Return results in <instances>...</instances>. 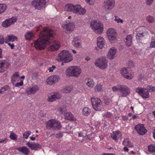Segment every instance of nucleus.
<instances>
[{"instance_id": "b1692460", "label": "nucleus", "mask_w": 155, "mask_h": 155, "mask_svg": "<svg viewBox=\"0 0 155 155\" xmlns=\"http://www.w3.org/2000/svg\"><path fill=\"white\" fill-rule=\"evenodd\" d=\"M17 40V37L13 35H9L6 36L5 39V42L7 43L8 42H13Z\"/></svg>"}, {"instance_id": "ea45409f", "label": "nucleus", "mask_w": 155, "mask_h": 155, "mask_svg": "<svg viewBox=\"0 0 155 155\" xmlns=\"http://www.w3.org/2000/svg\"><path fill=\"white\" fill-rule=\"evenodd\" d=\"M150 47L152 48H155V36L152 37V38Z\"/></svg>"}, {"instance_id": "39448f33", "label": "nucleus", "mask_w": 155, "mask_h": 155, "mask_svg": "<svg viewBox=\"0 0 155 155\" xmlns=\"http://www.w3.org/2000/svg\"><path fill=\"white\" fill-rule=\"evenodd\" d=\"M91 102L93 108L96 110L100 111L103 108L101 100L98 98H92Z\"/></svg>"}, {"instance_id": "6e6552de", "label": "nucleus", "mask_w": 155, "mask_h": 155, "mask_svg": "<svg viewBox=\"0 0 155 155\" xmlns=\"http://www.w3.org/2000/svg\"><path fill=\"white\" fill-rule=\"evenodd\" d=\"M135 91L143 98H148L150 97L149 91L147 89L138 87L135 89Z\"/></svg>"}, {"instance_id": "e433bc0d", "label": "nucleus", "mask_w": 155, "mask_h": 155, "mask_svg": "<svg viewBox=\"0 0 155 155\" xmlns=\"http://www.w3.org/2000/svg\"><path fill=\"white\" fill-rule=\"evenodd\" d=\"M33 36V34L31 32H28L25 35V38L26 39L30 40L31 39Z\"/></svg>"}, {"instance_id": "4d7b16f0", "label": "nucleus", "mask_w": 155, "mask_h": 155, "mask_svg": "<svg viewBox=\"0 0 155 155\" xmlns=\"http://www.w3.org/2000/svg\"><path fill=\"white\" fill-rule=\"evenodd\" d=\"M95 1V0H88V4L90 5H93Z\"/></svg>"}, {"instance_id": "bf43d9fd", "label": "nucleus", "mask_w": 155, "mask_h": 155, "mask_svg": "<svg viewBox=\"0 0 155 155\" xmlns=\"http://www.w3.org/2000/svg\"><path fill=\"white\" fill-rule=\"evenodd\" d=\"M9 46L10 47L11 49H14V45L13 44H11L10 43H7Z\"/></svg>"}, {"instance_id": "bb28decb", "label": "nucleus", "mask_w": 155, "mask_h": 155, "mask_svg": "<svg viewBox=\"0 0 155 155\" xmlns=\"http://www.w3.org/2000/svg\"><path fill=\"white\" fill-rule=\"evenodd\" d=\"M104 38L101 37H99L97 39V46L100 48H103L104 46Z\"/></svg>"}, {"instance_id": "49530a36", "label": "nucleus", "mask_w": 155, "mask_h": 155, "mask_svg": "<svg viewBox=\"0 0 155 155\" xmlns=\"http://www.w3.org/2000/svg\"><path fill=\"white\" fill-rule=\"evenodd\" d=\"M10 138L13 140H16V135L14 133H11L10 136Z\"/></svg>"}, {"instance_id": "2f4dec72", "label": "nucleus", "mask_w": 155, "mask_h": 155, "mask_svg": "<svg viewBox=\"0 0 155 155\" xmlns=\"http://www.w3.org/2000/svg\"><path fill=\"white\" fill-rule=\"evenodd\" d=\"M132 37L131 35H128L126 38V44L128 46H130L132 44Z\"/></svg>"}, {"instance_id": "7c9ffc66", "label": "nucleus", "mask_w": 155, "mask_h": 155, "mask_svg": "<svg viewBox=\"0 0 155 155\" xmlns=\"http://www.w3.org/2000/svg\"><path fill=\"white\" fill-rule=\"evenodd\" d=\"M53 130H59L61 129V128L62 126L61 123L56 120H55Z\"/></svg>"}, {"instance_id": "de8ad7c7", "label": "nucleus", "mask_w": 155, "mask_h": 155, "mask_svg": "<svg viewBox=\"0 0 155 155\" xmlns=\"http://www.w3.org/2000/svg\"><path fill=\"white\" fill-rule=\"evenodd\" d=\"M71 90V88L69 86L66 87L64 88V91L63 92L66 93H68L70 92Z\"/></svg>"}, {"instance_id": "aec40b11", "label": "nucleus", "mask_w": 155, "mask_h": 155, "mask_svg": "<svg viewBox=\"0 0 155 155\" xmlns=\"http://www.w3.org/2000/svg\"><path fill=\"white\" fill-rule=\"evenodd\" d=\"M59 77L58 76L53 75L49 77L46 80L48 84H53L58 81Z\"/></svg>"}, {"instance_id": "4c0bfd02", "label": "nucleus", "mask_w": 155, "mask_h": 155, "mask_svg": "<svg viewBox=\"0 0 155 155\" xmlns=\"http://www.w3.org/2000/svg\"><path fill=\"white\" fill-rule=\"evenodd\" d=\"M7 6L5 4H0V14L4 12L6 10Z\"/></svg>"}, {"instance_id": "9b49d317", "label": "nucleus", "mask_w": 155, "mask_h": 155, "mask_svg": "<svg viewBox=\"0 0 155 155\" xmlns=\"http://www.w3.org/2000/svg\"><path fill=\"white\" fill-rule=\"evenodd\" d=\"M75 28L74 23L73 21H70L64 25L63 26L64 29L65 30L66 33H71Z\"/></svg>"}, {"instance_id": "58836bf2", "label": "nucleus", "mask_w": 155, "mask_h": 155, "mask_svg": "<svg viewBox=\"0 0 155 155\" xmlns=\"http://www.w3.org/2000/svg\"><path fill=\"white\" fill-rule=\"evenodd\" d=\"M10 89L8 85H6L2 87L0 90V93L2 94L5 91L9 90Z\"/></svg>"}, {"instance_id": "774afa93", "label": "nucleus", "mask_w": 155, "mask_h": 155, "mask_svg": "<svg viewBox=\"0 0 155 155\" xmlns=\"http://www.w3.org/2000/svg\"><path fill=\"white\" fill-rule=\"evenodd\" d=\"M42 26L40 25L37 28V30H36L37 31H39V30L42 29Z\"/></svg>"}, {"instance_id": "473e14b6", "label": "nucleus", "mask_w": 155, "mask_h": 155, "mask_svg": "<svg viewBox=\"0 0 155 155\" xmlns=\"http://www.w3.org/2000/svg\"><path fill=\"white\" fill-rule=\"evenodd\" d=\"M123 145L124 146H127L129 147H133V145L128 139H125L124 141Z\"/></svg>"}, {"instance_id": "13d9d810", "label": "nucleus", "mask_w": 155, "mask_h": 155, "mask_svg": "<svg viewBox=\"0 0 155 155\" xmlns=\"http://www.w3.org/2000/svg\"><path fill=\"white\" fill-rule=\"evenodd\" d=\"M56 68V66L54 65H52L51 67H50L48 69V70L50 72L53 71V70Z\"/></svg>"}, {"instance_id": "680f3d73", "label": "nucleus", "mask_w": 155, "mask_h": 155, "mask_svg": "<svg viewBox=\"0 0 155 155\" xmlns=\"http://www.w3.org/2000/svg\"><path fill=\"white\" fill-rule=\"evenodd\" d=\"M143 34L142 33L141 34H140L139 33H137L136 35V38H137L139 39V37H140L141 36L142 37H143Z\"/></svg>"}, {"instance_id": "3c124183", "label": "nucleus", "mask_w": 155, "mask_h": 155, "mask_svg": "<svg viewBox=\"0 0 155 155\" xmlns=\"http://www.w3.org/2000/svg\"><path fill=\"white\" fill-rule=\"evenodd\" d=\"M147 89H149L152 91H155V87L151 86H148L147 87Z\"/></svg>"}, {"instance_id": "c85d7f7f", "label": "nucleus", "mask_w": 155, "mask_h": 155, "mask_svg": "<svg viewBox=\"0 0 155 155\" xmlns=\"http://www.w3.org/2000/svg\"><path fill=\"white\" fill-rule=\"evenodd\" d=\"M79 39L78 37H76L74 38L72 41V44L75 47L80 48L81 47L80 41H79Z\"/></svg>"}, {"instance_id": "f03ea898", "label": "nucleus", "mask_w": 155, "mask_h": 155, "mask_svg": "<svg viewBox=\"0 0 155 155\" xmlns=\"http://www.w3.org/2000/svg\"><path fill=\"white\" fill-rule=\"evenodd\" d=\"M73 58L68 51L63 50L58 54L57 58V60L58 61H63L64 63H68L71 61Z\"/></svg>"}, {"instance_id": "cd10ccee", "label": "nucleus", "mask_w": 155, "mask_h": 155, "mask_svg": "<svg viewBox=\"0 0 155 155\" xmlns=\"http://www.w3.org/2000/svg\"><path fill=\"white\" fill-rule=\"evenodd\" d=\"M55 119L50 120L46 124V127L48 129L53 130V127L54 126Z\"/></svg>"}, {"instance_id": "09e8293b", "label": "nucleus", "mask_w": 155, "mask_h": 155, "mask_svg": "<svg viewBox=\"0 0 155 155\" xmlns=\"http://www.w3.org/2000/svg\"><path fill=\"white\" fill-rule=\"evenodd\" d=\"M115 18L114 19V20L116 21L117 23H122L123 22V21L122 20L120 19L119 18H118L116 16H115Z\"/></svg>"}, {"instance_id": "412c9836", "label": "nucleus", "mask_w": 155, "mask_h": 155, "mask_svg": "<svg viewBox=\"0 0 155 155\" xmlns=\"http://www.w3.org/2000/svg\"><path fill=\"white\" fill-rule=\"evenodd\" d=\"M60 46V42L58 41H53L52 45H50L49 49L52 51H56L59 49Z\"/></svg>"}, {"instance_id": "603ef678", "label": "nucleus", "mask_w": 155, "mask_h": 155, "mask_svg": "<svg viewBox=\"0 0 155 155\" xmlns=\"http://www.w3.org/2000/svg\"><path fill=\"white\" fill-rule=\"evenodd\" d=\"M83 113L84 115L87 116V108L84 107L83 110Z\"/></svg>"}, {"instance_id": "37998d69", "label": "nucleus", "mask_w": 155, "mask_h": 155, "mask_svg": "<svg viewBox=\"0 0 155 155\" xmlns=\"http://www.w3.org/2000/svg\"><path fill=\"white\" fill-rule=\"evenodd\" d=\"M148 149L150 152H155V145H151L149 146Z\"/></svg>"}, {"instance_id": "f704fd0d", "label": "nucleus", "mask_w": 155, "mask_h": 155, "mask_svg": "<svg viewBox=\"0 0 155 155\" xmlns=\"http://www.w3.org/2000/svg\"><path fill=\"white\" fill-rule=\"evenodd\" d=\"M95 85V83L93 79L88 78V87H93Z\"/></svg>"}, {"instance_id": "dca6fc26", "label": "nucleus", "mask_w": 155, "mask_h": 155, "mask_svg": "<svg viewBox=\"0 0 155 155\" xmlns=\"http://www.w3.org/2000/svg\"><path fill=\"white\" fill-rule=\"evenodd\" d=\"M59 109L60 113L64 114L65 119L73 121L76 120V119L74 117L73 114L71 112L64 113L63 109L61 108H60Z\"/></svg>"}, {"instance_id": "e2e57ef3", "label": "nucleus", "mask_w": 155, "mask_h": 155, "mask_svg": "<svg viewBox=\"0 0 155 155\" xmlns=\"http://www.w3.org/2000/svg\"><path fill=\"white\" fill-rule=\"evenodd\" d=\"M110 102V100H105V104L106 105H109Z\"/></svg>"}, {"instance_id": "72a5a7b5", "label": "nucleus", "mask_w": 155, "mask_h": 155, "mask_svg": "<svg viewBox=\"0 0 155 155\" xmlns=\"http://www.w3.org/2000/svg\"><path fill=\"white\" fill-rule=\"evenodd\" d=\"M74 8V5L71 4L66 5L65 6V10L69 12H72L73 9Z\"/></svg>"}, {"instance_id": "6ab92c4d", "label": "nucleus", "mask_w": 155, "mask_h": 155, "mask_svg": "<svg viewBox=\"0 0 155 155\" xmlns=\"http://www.w3.org/2000/svg\"><path fill=\"white\" fill-rule=\"evenodd\" d=\"M39 89V87L37 85H34L31 87L27 88L26 92L28 94H34L36 93Z\"/></svg>"}, {"instance_id": "20e7f679", "label": "nucleus", "mask_w": 155, "mask_h": 155, "mask_svg": "<svg viewBox=\"0 0 155 155\" xmlns=\"http://www.w3.org/2000/svg\"><path fill=\"white\" fill-rule=\"evenodd\" d=\"M81 73V70L79 67L71 66L66 71V74L68 77H78Z\"/></svg>"}, {"instance_id": "79ce46f5", "label": "nucleus", "mask_w": 155, "mask_h": 155, "mask_svg": "<svg viewBox=\"0 0 155 155\" xmlns=\"http://www.w3.org/2000/svg\"><path fill=\"white\" fill-rule=\"evenodd\" d=\"M121 85H119L116 86H113V87H112V90L114 91H120Z\"/></svg>"}, {"instance_id": "8fccbe9b", "label": "nucleus", "mask_w": 155, "mask_h": 155, "mask_svg": "<svg viewBox=\"0 0 155 155\" xmlns=\"http://www.w3.org/2000/svg\"><path fill=\"white\" fill-rule=\"evenodd\" d=\"M112 115V114L109 112H106L104 115V116L106 118H109Z\"/></svg>"}, {"instance_id": "393cba45", "label": "nucleus", "mask_w": 155, "mask_h": 155, "mask_svg": "<svg viewBox=\"0 0 155 155\" xmlns=\"http://www.w3.org/2000/svg\"><path fill=\"white\" fill-rule=\"evenodd\" d=\"M20 80L19 75L18 72H16L12 76L11 82L13 85H14L15 82Z\"/></svg>"}, {"instance_id": "5701e85b", "label": "nucleus", "mask_w": 155, "mask_h": 155, "mask_svg": "<svg viewBox=\"0 0 155 155\" xmlns=\"http://www.w3.org/2000/svg\"><path fill=\"white\" fill-rule=\"evenodd\" d=\"M26 145L28 146L32 150H36L38 149L41 148V146L38 143H31L28 142Z\"/></svg>"}, {"instance_id": "423d86ee", "label": "nucleus", "mask_w": 155, "mask_h": 155, "mask_svg": "<svg viewBox=\"0 0 155 155\" xmlns=\"http://www.w3.org/2000/svg\"><path fill=\"white\" fill-rule=\"evenodd\" d=\"M107 61L105 57H100L96 60L95 65L102 69H105L107 66Z\"/></svg>"}, {"instance_id": "c03bdc74", "label": "nucleus", "mask_w": 155, "mask_h": 155, "mask_svg": "<svg viewBox=\"0 0 155 155\" xmlns=\"http://www.w3.org/2000/svg\"><path fill=\"white\" fill-rule=\"evenodd\" d=\"M31 133V132L29 131H26L23 134V137L25 139H27Z\"/></svg>"}, {"instance_id": "f8f14e48", "label": "nucleus", "mask_w": 155, "mask_h": 155, "mask_svg": "<svg viewBox=\"0 0 155 155\" xmlns=\"http://www.w3.org/2000/svg\"><path fill=\"white\" fill-rule=\"evenodd\" d=\"M73 12L79 15H83L86 13V10L84 8H81L80 5L77 4L74 5Z\"/></svg>"}, {"instance_id": "9d476101", "label": "nucleus", "mask_w": 155, "mask_h": 155, "mask_svg": "<svg viewBox=\"0 0 155 155\" xmlns=\"http://www.w3.org/2000/svg\"><path fill=\"white\" fill-rule=\"evenodd\" d=\"M107 35L111 43H113V41L115 39L117 34L114 29L110 28L107 30Z\"/></svg>"}, {"instance_id": "338daca9", "label": "nucleus", "mask_w": 155, "mask_h": 155, "mask_svg": "<svg viewBox=\"0 0 155 155\" xmlns=\"http://www.w3.org/2000/svg\"><path fill=\"white\" fill-rule=\"evenodd\" d=\"M124 151L127 152H128L129 150L128 148L126 147H124Z\"/></svg>"}, {"instance_id": "c9c22d12", "label": "nucleus", "mask_w": 155, "mask_h": 155, "mask_svg": "<svg viewBox=\"0 0 155 155\" xmlns=\"http://www.w3.org/2000/svg\"><path fill=\"white\" fill-rule=\"evenodd\" d=\"M5 62L4 61H0V72H3L5 70Z\"/></svg>"}, {"instance_id": "2eb2a0df", "label": "nucleus", "mask_w": 155, "mask_h": 155, "mask_svg": "<svg viewBox=\"0 0 155 155\" xmlns=\"http://www.w3.org/2000/svg\"><path fill=\"white\" fill-rule=\"evenodd\" d=\"M134 129L140 134L143 135L146 133L147 130L143 124H139L135 126Z\"/></svg>"}, {"instance_id": "a18cd8bd", "label": "nucleus", "mask_w": 155, "mask_h": 155, "mask_svg": "<svg viewBox=\"0 0 155 155\" xmlns=\"http://www.w3.org/2000/svg\"><path fill=\"white\" fill-rule=\"evenodd\" d=\"M147 20L150 23H152L154 21V18L153 16H147L146 17Z\"/></svg>"}, {"instance_id": "ddd939ff", "label": "nucleus", "mask_w": 155, "mask_h": 155, "mask_svg": "<svg viewBox=\"0 0 155 155\" xmlns=\"http://www.w3.org/2000/svg\"><path fill=\"white\" fill-rule=\"evenodd\" d=\"M114 2L113 0H107L105 1L104 3V7L106 11L110 10L114 7Z\"/></svg>"}, {"instance_id": "052dcab7", "label": "nucleus", "mask_w": 155, "mask_h": 155, "mask_svg": "<svg viewBox=\"0 0 155 155\" xmlns=\"http://www.w3.org/2000/svg\"><path fill=\"white\" fill-rule=\"evenodd\" d=\"M63 135L61 133H59L55 134V137L57 138H61Z\"/></svg>"}, {"instance_id": "0e129e2a", "label": "nucleus", "mask_w": 155, "mask_h": 155, "mask_svg": "<svg viewBox=\"0 0 155 155\" xmlns=\"http://www.w3.org/2000/svg\"><path fill=\"white\" fill-rule=\"evenodd\" d=\"M7 140V139L6 138H5L4 139H0V143H4Z\"/></svg>"}, {"instance_id": "0eeeda50", "label": "nucleus", "mask_w": 155, "mask_h": 155, "mask_svg": "<svg viewBox=\"0 0 155 155\" xmlns=\"http://www.w3.org/2000/svg\"><path fill=\"white\" fill-rule=\"evenodd\" d=\"M46 1L45 0H34L31 3L32 6L35 9H41L45 7Z\"/></svg>"}, {"instance_id": "4468645a", "label": "nucleus", "mask_w": 155, "mask_h": 155, "mask_svg": "<svg viewBox=\"0 0 155 155\" xmlns=\"http://www.w3.org/2000/svg\"><path fill=\"white\" fill-rule=\"evenodd\" d=\"M17 21V18L15 17H13L11 18L6 19L2 23L3 27L7 28L14 23Z\"/></svg>"}, {"instance_id": "c756f323", "label": "nucleus", "mask_w": 155, "mask_h": 155, "mask_svg": "<svg viewBox=\"0 0 155 155\" xmlns=\"http://www.w3.org/2000/svg\"><path fill=\"white\" fill-rule=\"evenodd\" d=\"M17 149L19 152L26 155H28L30 152L28 148L26 147H20L17 148Z\"/></svg>"}, {"instance_id": "5fc2aeb1", "label": "nucleus", "mask_w": 155, "mask_h": 155, "mask_svg": "<svg viewBox=\"0 0 155 155\" xmlns=\"http://www.w3.org/2000/svg\"><path fill=\"white\" fill-rule=\"evenodd\" d=\"M5 41L4 37L2 35H0V44H2Z\"/></svg>"}, {"instance_id": "4be33fe9", "label": "nucleus", "mask_w": 155, "mask_h": 155, "mask_svg": "<svg viewBox=\"0 0 155 155\" xmlns=\"http://www.w3.org/2000/svg\"><path fill=\"white\" fill-rule=\"evenodd\" d=\"M117 53V49L114 47H112L111 48L109 51L108 52L107 54V58L110 59H113L115 57V55Z\"/></svg>"}, {"instance_id": "a211bd4d", "label": "nucleus", "mask_w": 155, "mask_h": 155, "mask_svg": "<svg viewBox=\"0 0 155 155\" xmlns=\"http://www.w3.org/2000/svg\"><path fill=\"white\" fill-rule=\"evenodd\" d=\"M61 95L59 92H55L53 94L49 96L48 101L49 102H53L56 100L59 99L61 97Z\"/></svg>"}, {"instance_id": "f3484780", "label": "nucleus", "mask_w": 155, "mask_h": 155, "mask_svg": "<svg viewBox=\"0 0 155 155\" xmlns=\"http://www.w3.org/2000/svg\"><path fill=\"white\" fill-rule=\"evenodd\" d=\"M120 92L122 97H126L130 94V90L127 86L121 85Z\"/></svg>"}, {"instance_id": "69168bd1", "label": "nucleus", "mask_w": 155, "mask_h": 155, "mask_svg": "<svg viewBox=\"0 0 155 155\" xmlns=\"http://www.w3.org/2000/svg\"><path fill=\"white\" fill-rule=\"evenodd\" d=\"M102 155H115L114 153H104Z\"/></svg>"}, {"instance_id": "a19ab883", "label": "nucleus", "mask_w": 155, "mask_h": 155, "mask_svg": "<svg viewBox=\"0 0 155 155\" xmlns=\"http://www.w3.org/2000/svg\"><path fill=\"white\" fill-rule=\"evenodd\" d=\"M102 86L101 84H97L95 87V91L96 92H99L101 91Z\"/></svg>"}, {"instance_id": "1a4fd4ad", "label": "nucleus", "mask_w": 155, "mask_h": 155, "mask_svg": "<svg viewBox=\"0 0 155 155\" xmlns=\"http://www.w3.org/2000/svg\"><path fill=\"white\" fill-rule=\"evenodd\" d=\"M121 74L125 78L128 79H131L133 77L132 72L130 69L128 68H123L121 70Z\"/></svg>"}, {"instance_id": "f257e3e1", "label": "nucleus", "mask_w": 155, "mask_h": 155, "mask_svg": "<svg viewBox=\"0 0 155 155\" xmlns=\"http://www.w3.org/2000/svg\"><path fill=\"white\" fill-rule=\"evenodd\" d=\"M54 32L47 28H44L39 35V38L35 41L34 46L38 50L45 48L46 45H50L52 41L50 38L53 37Z\"/></svg>"}, {"instance_id": "6e6d98bb", "label": "nucleus", "mask_w": 155, "mask_h": 155, "mask_svg": "<svg viewBox=\"0 0 155 155\" xmlns=\"http://www.w3.org/2000/svg\"><path fill=\"white\" fill-rule=\"evenodd\" d=\"M23 85V81H21L19 83H17L15 85V87H18L19 86H21Z\"/></svg>"}, {"instance_id": "864d4df0", "label": "nucleus", "mask_w": 155, "mask_h": 155, "mask_svg": "<svg viewBox=\"0 0 155 155\" xmlns=\"http://www.w3.org/2000/svg\"><path fill=\"white\" fill-rule=\"evenodd\" d=\"M154 0H146V3L148 5H150L152 4Z\"/></svg>"}, {"instance_id": "7ed1b4c3", "label": "nucleus", "mask_w": 155, "mask_h": 155, "mask_svg": "<svg viewBox=\"0 0 155 155\" xmlns=\"http://www.w3.org/2000/svg\"><path fill=\"white\" fill-rule=\"evenodd\" d=\"M90 27L95 33L98 34H101L103 31V25L100 21H92L90 23Z\"/></svg>"}, {"instance_id": "a878e982", "label": "nucleus", "mask_w": 155, "mask_h": 155, "mask_svg": "<svg viewBox=\"0 0 155 155\" xmlns=\"http://www.w3.org/2000/svg\"><path fill=\"white\" fill-rule=\"evenodd\" d=\"M113 135L111 136V137L113 140L115 141H117V140L119 138L121 137V134L118 130L113 131Z\"/></svg>"}]
</instances>
